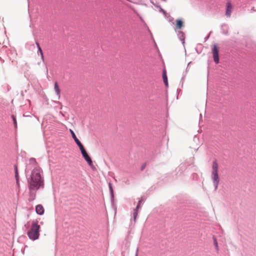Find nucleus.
<instances>
[{
    "instance_id": "5",
    "label": "nucleus",
    "mask_w": 256,
    "mask_h": 256,
    "mask_svg": "<svg viewBox=\"0 0 256 256\" xmlns=\"http://www.w3.org/2000/svg\"><path fill=\"white\" fill-rule=\"evenodd\" d=\"M212 52L214 62L218 64L219 62L218 48L216 44L214 46Z\"/></svg>"
},
{
    "instance_id": "13",
    "label": "nucleus",
    "mask_w": 256,
    "mask_h": 256,
    "mask_svg": "<svg viewBox=\"0 0 256 256\" xmlns=\"http://www.w3.org/2000/svg\"><path fill=\"white\" fill-rule=\"evenodd\" d=\"M162 76H163L164 82L165 83V84L166 85H168V80H167V77H166V74L164 73L163 74Z\"/></svg>"
},
{
    "instance_id": "2",
    "label": "nucleus",
    "mask_w": 256,
    "mask_h": 256,
    "mask_svg": "<svg viewBox=\"0 0 256 256\" xmlns=\"http://www.w3.org/2000/svg\"><path fill=\"white\" fill-rule=\"evenodd\" d=\"M40 226L36 222H33L30 229L28 232V236L29 238L33 240L38 238L40 236Z\"/></svg>"
},
{
    "instance_id": "21",
    "label": "nucleus",
    "mask_w": 256,
    "mask_h": 256,
    "mask_svg": "<svg viewBox=\"0 0 256 256\" xmlns=\"http://www.w3.org/2000/svg\"><path fill=\"white\" fill-rule=\"evenodd\" d=\"M36 46H38V48H40L39 44L38 42H36Z\"/></svg>"
},
{
    "instance_id": "22",
    "label": "nucleus",
    "mask_w": 256,
    "mask_h": 256,
    "mask_svg": "<svg viewBox=\"0 0 256 256\" xmlns=\"http://www.w3.org/2000/svg\"><path fill=\"white\" fill-rule=\"evenodd\" d=\"M144 168V166H142V170Z\"/></svg>"
},
{
    "instance_id": "12",
    "label": "nucleus",
    "mask_w": 256,
    "mask_h": 256,
    "mask_svg": "<svg viewBox=\"0 0 256 256\" xmlns=\"http://www.w3.org/2000/svg\"><path fill=\"white\" fill-rule=\"evenodd\" d=\"M12 120H13V122H14V127H15V128H16V127H17V122H16V117L14 115H12Z\"/></svg>"
},
{
    "instance_id": "15",
    "label": "nucleus",
    "mask_w": 256,
    "mask_h": 256,
    "mask_svg": "<svg viewBox=\"0 0 256 256\" xmlns=\"http://www.w3.org/2000/svg\"><path fill=\"white\" fill-rule=\"evenodd\" d=\"M38 52H40V54L41 55L42 58L43 59L44 58V56H43V53H42V50L41 49V48H38Z\"/></svg>"
},
{
    "instance_id": "16",
    "label": "nucleus",
    "mask_w": 256,
    "mask_h": 256,
    "mask_svg": "<svg viewBox=\"0 0 256 256\" xmlns=\"http://www.w3.org/2000/svg\"><path fill=\"white\" fill-rule=\"evenodd\" d=\"M137 214H138L137 210H134V220H136V218Z\"/></svg>"
},
{
    "instance_id": "4",
    "label": "nucleus",
    "mask_w": 256,
    "mask_h": 256,
    "mask_svg": "<svg viewBox=\"0 0 256 256\" xmlns=\"http://www.w3.org/2000/svg\"><path fill=\"white\" fill-rule=\"evenodd\" d=\"M80 150L81 152V153L82 155L83 158L87 162L88 164L91 166L92 164V160L91 158L90 157L86 151L84 149L83 145L80 146L79 147Z\"/></svg>"
},
{
    "instance_id": "1",
    "label": "nucleus",
    "mask_w": 256,
    "mask_h": 256,
    "mask_svg": "<svg viewBox=\"0 0 256 256\" xmlns=\"http://www.w3.org/2000/svg\"><path fill=\"white\" fill-rule=\"evenodd\" d=\"M41 172L40 168H34L32 172L30 178L28 180V188L30 194V201H32L35 199L36 192L40 187H43L44 180L41 176Z\"/></svg>"
},
{
    "instance_id": "9",
    "label": "nucleus",
    "mask_w": 256,
    "mask_h": 256,
    "mask_svg": "<svg viewBox=\"0 0 256 256\" xmlns=\"http://www.w3.org/2000/svg\"><path fill=\"white\" fill-rule=\"evenodd\" d=\"M184 26V22L181 20H176V30L181 29Z\"/></svg>"
},
{
    "instance_id": "11",
    "label": "nucleus",
    "mask_w": 256,
    "mask_h": 256,
    "mask_svg": "<svg viewBox=\"0 0 256 256\" xmlns=\"http://www.w3.org/2000/svg\"><path fill=\"white\" fill-rule=\"evenodd\" d=\"M14 171H15V177L16 180V182L18 183V166L16 165L14 166Z\"/></svg>"
},
{
    "instance_id": "14",
    "label": "nucleus",
    "mask_w": 256,
    "mask_h": 256,
    "mask_svg": "<svg viewBox=\"0 0 256 256\" xmlns=\"http://www.w3.org/2000/svg\"><path fill=\"white\" fill-rule=\"evenodd\" d=\"M30 162L32 164H33L34 165H36V160L34 158H32L30 160Z\"/></svg>"
},
{
    "instance_id": "6",
    "label": "nucleus",
    "mask_w": 256,
    "mask_h": 256,
    "mask_svg": "<svg viewBox=\"0 0 256 256\" xmlns=\"http://www.w3.org/2000/svg\"><path fill=\"white\" fill-rule=\"evenodd\" d=\"M232 9V6L230 2H228L226 4V14L228 17H230Z\"/></svg>"
},
{
    "instance_id": "19",
    "label": "nucleus",
    "mask_w": 256,
    "mask_h": 256,
    "mask_svg": "<svg viewBox=\"0 0 256 256\" xmlns=\"http://www.w3.org/2000/svg\"><path fill=\"white\" fill-rule=\"evenodd\" d=\"M214 244H215V246H216V247H218V242H217V241L216 240H214Z\"/></svg>"
},
{
    "instance_id": "8",
    "label": "nucleus",
    "mask_w": 256,
    "mask_h": 256,
    "mask_svg": "<svg viewBox=\"0 0 256 256\" xmlns=\"http://www.w3.org/2000/svg\"><path fill=\"white\" fill-rule=\"evenodd\" d=\"M70 134H72V138H74V140L75 142H76V144H77V145L78 146V147H80V146H82V144L80 142V141L78 139V138H76L74 132V131L70 129Z\"/></svg>"
},
{
    "instance_id": "23",
    "label": "nucleus",
    "mask_w": 256,
    "mask_h": 256,
    "mask_svg": "<svg viewBox=\"0 0 256 256\" xmlns=\"http://www.w3.org/2000/svg\"><path fill=\"white\" fill-rule=\"evenodd\" d=\"M138 250H137V252H136V256H138Z\"/></svg>"
},
{
    "instance_id": "20",
    "label": "nucleus",
    "mask_w": 256,
    "mask_h": 256,
    "mask_svg": "<svg viewBox=\"0 0 256 256\" xmlns=\"http://www.w3.org/2000/svg\"><path fill=\"white\" fill-rule=\"evenodd\" d=\"M160 11L162 12H165V11L160 7Z\"/></svg>"
},
{
    "instance_id": "3",
    "label": "nucleus",
    "mask_w": 256,
    "mask_h": 256,
    "mask_svg": "<svg viewBox=\"0 0 256 256\" xmlns=\"http://www.w3.org/2000/svg\"><path fill=\"white\" fill-rule=\"evenodd\" d=\"M218 165L216 160L213 162L212 166V176L214 184L216 188H217L219 183V177L218 175Z\"/></svg>"
},
{
    "instance_id": "17",
    "label": "nucleus",
    "mask_w": 256,
    "mask_h": 256,
    "mask_svg": "<svg viewBox=\"0 0 256 256\" xmlns=\"http://www.w3.org/2000/svg\"><path fill=\"white\" fill-rule=\"evenodd\" d=\"M109 188H110V190L111 192L112 193L113 192V190H112V184L110 183L109 184Z\"/></svg>"
},
{
    "instance_id": "18",
    "label": "nucleus",
    "mask_w": 256,
    "mask_h": 256,
    "mask_svg": "<svg viewBox=\"0 0 256 256\" xmlns=\"http://www.w3.org/2000/svg\"><path fill=\"white\" fill-rule=\"evenodd\" d=\"M141 202V200H140L139 202H138V204L136 208L135 209L136 210H137L140 208V203Z\"/></svg>"
},
{
    "instance_id": "10",
    "label": "nucleus",
    "mask_w": 256,
    "mask_h": 256,
    "mask_svg": "<svg viewBox=\"0 0 256 256\" xmlns=\"http://www.w3.org/2000/svg\"><path fill=\"white\" fill-rule=\"evenodd\" d=\"M54 88L55 90V92H56L57 95L60 96V89L59 88L58 84L57 82H56L54 84Z\"/></svg>"
},
{
    "instance_id": "7",
    "label": "nucleus",
    "mask_w": 256,
    "mask_h": 256,
    "mask_svg": "<svg viewBox=\"0 0 256 256\" xmlns=\"http://www.w3.org/2000/svg\"><path fill=\"white\" fill-rule=\"evenodd\" d=\"M36 211L38 214L42 215L44 213V209L42 204H38L36 207Z\"/></svg>"
}]
</instances>
